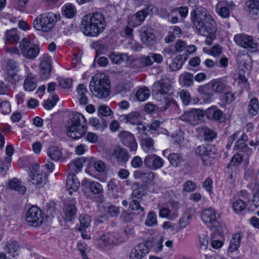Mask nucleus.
<instances>
[{
  "instance_id": "25",
  "label": "nucleus",
  "mask_w": 259,
  "mask_h": 259,
  "mask_svg": "<svg viewBox=\"0 0 259 259\" xmlns=\"http://www.w3.org/2000/svg\"><path fill=\"white\" fill-rule=\"evenodd\" d=\"M80 186V182L74 174L69 173L66 183L67 190L70 195L76 192Z\"/></svg>"
},
{
  "instance_id": "47",
  "label": "nucleus",
  "mask_w": 259,
  "mask_h": 259,
  "mask_svg": "<svg viewBox=\"0 0 259 259\" xmlns=\"http://www.w3.org/2000/svg\"><path fill=\"white\" fill-rule=\"evenodd\" d=\"M133 60L138 66L139 67L150 66L153 64L150 53L147 56L141 57L139 59H133Z\"/></svg>"
},
{
  "instance_id": "61",
  "label": "nucleus",
  "mask_w": 259,
  "mask_h": 259,
  "mask_svg": "<svg viewBox=\"0 0 259 259\" xmlns=\"http://www.w3.org/2000/svg\"><path fill=\"white\" fill-rule=\"evenodd\" d=\"M89 123L92 126L96 127L97 130H103L106 127V124H101L99 120L97 118H92L89 120Z\"/></svg>"
},
{
  "instance_id": "45",
  "label": "nucleus",
  "mask_w": 259,
  "mask_h": 259,
  "mask_svg": "<svg viewBox=\"0 0 259 259\" xmlns=\"http://www.w3.org/2000/svg\"><path fill=\"white\" fill-rule=\"evenodd\" d=\"M248 113L251 116H256L258 113L259 103L256 98H253L250 100L247 107Z\"/></svg>"
},
{
  "instance_id": "52",
  "label": "nucleus",
  "mask_w": 259,
  "mask_h": 259,
  "mask_svg": "<svg viewBox=\"0 0 259 259\" xmlns=\"http://www.w3.org/2000/svg\"><path fill=\"white\" fill-rule=\"evenodd\" d=\"M63 14L66 17L71 18L74 17L76 13L74 6L71 4H67L62 7Z\"/></svg>"
},
{
  "instance_id": "2",
  "label": "nucleus",
  "mask_w": 259,
  "mask_h": 259,
  "mask_svg": "<svg viewBox=\"0 0 259 259\" xmlns=\"http://www.w3.org/2000/svg\"><path fill=\"white\" fill-rule=\"evenodd\" d=\"M81 25L85 35L95 37L104 31L106 27V22L102 13L95 12L85 15L82 18Z\"/></svg>"
},
{
  "instance_id": "35",
  "label": "nucleus",
  "mask_w": 259,
  "mask_h": 259,
  "mask_svg": "<svg viewBox=\"0 0 259 259\" xmlns=\"http://www.w3.org/2000/svg\"><path fill=\"white\" fill-rule=\"evenodd\" d=\"M109 58L111 61L115 64H120L124 61H128L133 60L131 56H128L126 53H116L115 52L112 53L109 55Z\"/></svg>"
},
{
  "instance_id": "29",
  "label": "nucleus",
  "mask_w": 259,
  "mask_h": 259,
  "mask_svg": "<svg viewBox=\"0 0 259 259\" xmlns=\"http://www.w3.org/2000/svg\"><path fill=\"white\" fill-rule=\"evenodd\" d=\"M246 5L248 14L251 17L259 18V0H248Z\"/></svg>"
},
{
  "instance_id": "41",
  "label": "nucleus",
  "mask_w": 259,
  "mask_h": 259,
  "mask_svg": "<svg viewBox=\"0 0 259 259\" xmlns=\"http://www.w3.org/2000/svg\"><path fill=\"white\" fill-rule=\"evenodd\" d=\"M19 245L16 241H9L5 247V251L11 256L14 257L18 254Z\"/></svg>"
},
{
  "instance_id": "58",
  "label": "nucleus",
  "mask_w": 259,
  "mask_h": 259,
  "mask_svg": "<svg viewBox=\"0 0 259 259\" xmlns=\"http://www.w3.org/2000/svg\"><path fill=\"white\" fill-rule=\"evenodd\" d=\"M157 217L154 211L151 210L147 216L146 224L147 226H152L157 224Z\"/></svg>"
},
{
  "instance_id": "12",
  "label": "nucleus",
  "mask_w": 259,
  "mask_h": 259,
  "mask_svg": "<svg viewBox=\"0 0 259 259\" xmlns=\"http://www.w3.org/2000/svg\"><path fill=\"white\" fill-rule=\"evenodd\" d=\"M26 220L30 226H39L42 224L44 221L42 212L37 206H32L26 213Z\"/></svg>"
},
{
  "instance_id": "38",
  "label": "nucleus",
  "mask_w": 259,
  "mask_h": 259,
  "mask_svg": "<svg viewBox=\"0 0 259 259\" xmlns=\"http://www.w3.org/2000/svg\"><path fill=\"white\" fill-rule=\"evenodd\" d=\"M20 39V35L16 28L11 29L6 32V42L7 44H16Z\"/></svg>"
},
{
  "instance_id": "53",
  "label": "nucleus",
  "mask_w": 259,
  "mask_h": 259,
  "mask_svg": "<svg viewBox=\"0 0 259 259\" xmlns=\"http://www.w3.org/2000/svg\"><path fill=\"white\" fill-rule=\"evenodd\" d=\"M247 204L245 202L240 199L236 200L232 205L234 211L238 213L243 210L246 207Z\"/></svg>"
},
{
  "instance_id": "31",
  "label": "nucleus",
  "mask_w": 259,
  "mask_h": 259,
  "mask_svg": "<svg viewBox=\"0 0 259 259\" xmlns=\"http://www.w3.org/2000/svg\"><path fill=\"white\" fill-rule=\"evenodd\" d=\"M196 210L194 208H188L182 217L180 219L179 225L182 228L186 227L190 223L192 217L195 214Z\"/></svg>"
},
{
  "instance_id": "17",
  "label": "nucleus",
  "mask_w": 259,
  "mask_h": 259,
  "mask_svg": "<svg viewBox=\"0 0 259 259\" xmlns=\"http://www.w3.org/2000/svg\"><path fill=\"white\" fill-rule=\"evenodd\" d=\"M117 242V238L114 233L103 234L97 239V246L103 250L111 248Z\"/></svg>"
},
{
  "instance_id": "63",
  "label": "nucleus",
  "mask_w": 259,
  "mask_h": 259,
  "mask_svg": "<svg viewBox=\"0 0 259 259\" xmlns=\"http://www.w3.org/2000/svg\"><path fill=\"white\" fill-rule=\"evenodd\" d=\"M198 92L203 95L210 98L213 96V94L210 92L209 87L208 85H201L197 89Z\"/></svg>"
},
{
  "instance_id": "62",
  "label": "nucleus",
  "mask_w": 259,
  "mask_h": 259,
  "mask_svg": "<svg viewBox=\"0 0 259 259\" xmlns=\"http://www.w3.org/2000/svg\"><path fill=\"white\" fill-rule=\"evenodd\" d=\"M106 214L110 217H116L119 213V208L114 205L108 207Z\"/></svg>"
},
{
  "instance_id": "6",
  "label": "nucleus",
  "mask_w": 259,
  "mask_h": 259,
  "mask_svg": "<svg viewBox=\"0 0 259 259\" xmlns=\"http://www.w3.org/2000/svg\"><path fill=\"white\" fill-rule=\"evenodd\" d=\"M195 153L204 165L210 166L215 163L217 153L213 146H199L196 149Z\"/></svg>"
},
{
  "instance_id": "13",
  "label": "nucleus",
  "mask_w": 259,
  "mask_h": 259,
  "mask_svg": "<svg viewBox=\"0 0 259 259\" xmlns=\"http://www.w3.org/2000/svg\"><path fill=\"white\" fill-rule=\"evenodd\" d=\"M155 98H158L161 95L172 94L173 88L167 78H162L155 82L153 85Z\"/></svg>"
},
{
  "instance_id": "54",
  "label": "nucleus",
  "mask_w": 259,
  "mask_h": 259,
  "mask_svg": "<svg viewBox=\"0 0 259 259\" xmlns=\"http://www.w3.org/2000/svg\"><path fill=\"white\" fill-rule=\"evenodd\" d=\"M163 98L165 104L159 107L161 111H164L170 107L174 109L178 108V105L175 100L166 99L164 97Z\"/></svg>"
},
{
  "instance_id": "44",
  "label": "nucleus",
  "mask_w": 259,
  "mask_h": 259,
  "mask_svg": "<svg viewBox=\"0 0 259 259\" xmlns=\"http://www.w3.org/2000/svg\"><path fill=\"white\" fill-rule=\"evenodd\" d=\"M212 91L215 93H222L227 90L226 83L220 79H214L211 82Z\"/></svg>"
},
{
  "instance_id": "36",
  "label": "nucleus",
  "mask_w": 259,
  "mask_h": 259,
  "mask_svg": "<svg viewBox=\"0 0 259 259\" xmlns=\"http://www.w3.org/2000/svg\"><path fill=\"white\" fill-rule=\"evenodd\" d=\"M216 12L223 18H228L230 15V8L227 7L224 1H221L215 6Z\"/></svg>"
},
{
  "instance_id": "15",
  "label": "nucleus",
  "mask_w": 259,
  "mask_h": 259,
  "mask_svg": "<svg viewBox=\"0 0 259 259\" xmlns=\"http://www.w3.org/2000/svg\"><path fill=\"white\" fill-rule=\"evenodd\" d=\"M121 143L128 147L131 152H136L138 148V144L134 135L130 132L123 131L118 135Z\"/></svg>"
},
{
  "instance_id": "59",
  "label": "nucleus",
  "mask_w": 259,
  "mask_h": 259,
  "mask_svg": "<svg viewBox=\"0 0 259 259\" xmlns=\"http://www.w3.org/2000/svg\"><path fill=\"white\" fill-rule=\"evenodd\" d=\"M242 156L240 154L237 153L235 154L228 163L227 168H230L232 166H236L240 164L242 161Z\"/></svg>"
},
{
  "instance_id": "16",
  "label": "nucleus",
  "mask_w": 259,
  "mask_h": 259,
  "mask_svg": "<svg viewBox=\"0 0 259 259\" xmlns=\"http://www.w3.org/2000/svg\"><path fill=\"white\" fill-rule=\"evenodd\" d=\"M153 243L150 241L139 243L130 254L131 259H142L152 249Z\"/></svg>"
},
{
  "instance_id": "46",
  "label": "nucleus",
  "mask_w": 259,
  "mask_h": 259,
  "mask_svg": "<svg viewBox=\"0 0 259 259\" xmlns=\"http://www.w3.org/2000/svg\"><path fill=\"white\" fill-rule=\"evenodd\" d=\"M79 225H77L79 231H85L90 226L91 220L89 215L82 214L79 216Z\"/></svg>"
},
{
  "instance_id": "50",
  "label": "nucleus",
  "mask_w": 259,
  "mask_h": 259,
  "mask_svg": "<svg viewBox=\"0 0 259 259\" xmlns=\"http://www.w3.org/2000/svg\"><path fill=\"white\" fill-rule=\"evenodd\" d=\"M201 129L205 141H212L216 138L217 133L213 130L206 126H202Z\"/></svg>"
},
{
  "instance_id": "26",
  "label": "nucleus",
  "mask_w": 259,
  "mask_h": 259,
  "mask_svg": "<svg viewBox=\"0 0 259 259\" xmlns=\"http://www.w3.org/2000/svg\"><path fill=\"white\" fill-rule=\"evenodd\" d=\"M142 148L146 153H153L155 151L153 139L148 137L146 133L141 134Z\"/></svg>"
},
{
  "instance_id": "42",
  "label": "nucleus",
  "mask_w": 259,
  "mask_h": 259,
  "mask_svg": "<svg viewBox=\"0 0 259 259\" xmlns=\"http://www.w3.org/2000/svg\"><path fill=\"white\" fill-rule=\"evenodd\" d=\"M179 82L183 86L190 87L193 84L194 77L192 74L185 72L179 77Z\"/></svg>"
},
{
  "instance_id": "27",
  "label": "nucleus",
  "mask_w": 259,
  "mask_h": 259,
  "mask_svg": "<svg viewBox=\"0 0 259 259\" xmlns=\"http://www.w3.org/2000/svg\"><path fill=\"white\" fill-rule=\"evenodd\" d=\"M185 60L183 55H179L172 59H167L166 63L171 71H176L182 68Z\"/></svg>"
},
{
  "instance_id": "22",
  "label": "nucleus",
  "mask_w": 259,
  "mask_h": 259,
  "mask_svg": "<svg viewBox=\"0 0 259 259\" xmlns=\"http://www.w3.org/2000/svg\"><path fill=\"white\" fill-rule=\"evenodd\" d=\"M76 202L74 200H69L65 203L63 207V217L67 221H71L74 218L76 212L77 208Z\"/></svg>"
},
{
  "instance_id": "4",
  "label": "nucleus",
  "mask_w": 259,
  "mask_h": 259,
  "mask_svg": "<svg viewBox=\"0 0 259 259\" xmlns=\"http://www.w3.org/2000/svg\"><path fill=\"white\" fill-rule=\"evenodd\" d=\"M87 121L84 116L77 112L72 114L71 121L67 127L68 137L78 139L82 137L87 132Z\"/></svg>"
},
{
  "instance_id": "11",
  "label": "nucleus",
  "mask_w": 259,
  "mask_h": 259,
  "mask_svg": "<svg viewBox=\"0 0 259 259\" xmlns=\"http://www.w3.org/2000/svg\"><path fill=\"white\" fill-rule=\"evenodd\" d=\"M6 72L8 81L13 85H15L19 82L22 77L18 74L20 67L18 63L15 60L9 59L6 63Z\"/></svg>"
},
{
  "instance_id": "32",
  "label": "nucleus",
  "mask_w": 259,
  "mask_h": 259,
  "mask_svg": "<svg viewBox=\"0 0 259 259\" xmlns=\"http://www.w3.org/2000/svg\"><path fill=\"white\" fill-rule=\"evenodd\" d=\"M207 117L210 119L221 121L223 119V112L215 106L208 108L205 111Z\"/></svg>"
},
{
  "instance_id": "57",
  "label": "nucleus",
  "mask_w": 259,
  "mask_h": 259,
  "mask_svg": "<svg viewBox=\"0 0 259 259\" xmlns=\"http://www.w3.org/2000/svg\"><path fill=\"white\" fill-rule=\"evenodd\" d=\"M58 100L59 97L57 95H53L52 96V100L48 99L46 101H45L44 104V108L47 110L51 109L56 105L57 102L58 101Z\"/></svg>"
},
{
  "instance_id": "3",
  "label": "nucleus",
  "mask_w": 259,
  "mask_h": 259,
  "mask_svg": "<svg viewBox=\"0 0 259 259\" xmlns=\"http://www.w3.org/2000/svg\"><path fill=\"white\" fill-rule=\"evenodd\" d=\"M90 89L93 94L99 99L107 97L110 94V81L103 73L95 74L90 83Z\"/></svg>"
},
{
  "instance_id": "18",
  "label": "nucleus",
  "mask_w": 259,
  "mask_h": 259,
  "mask_svg": "<svg viewBox=\"0 0 259 259\" xmlns=\"http://www.w3.org/2000/svg\"><path fill=\"white\" fill-rule=\"evenodd\" d=\"M109 156L111 159L121 164L125 163L130 158L127 150L120 146L113 148L109 152Z\"/></svg>"
},
{
  "instance_id": "37",
  "label": "nucleus",
  "mask_w": 259,
  "mask_h": 259,
  "mask_svg": "<svg viewBox=\"0 0 259 259\" xmlns=\"http://www.w3.org/2000/svg\"><path fill=\"white\" fill-rule=\"evenodd\" d=\"M48 157L52 160L59 161L62 158V152L57 146H51L47 150Z\"/></svg>"
},
{
  "instance_id": "60",
  "label": "nucleus",
  "mask_w": 259,
  "mask_h": 259,
  "mask_svg": "<svg viewBox=\"0 0 259 259\" xmlns=\"http://www.w3.org/2000/svg\"><path fill=\"white\" fill-rule=\"evenodd\" d=\"M133 87V85L130 81H125L122 82L118 87V90L120 92L126 93L130 91Z\"/></svg>"
},
{
  "instance_id": "14",
  "label": "nucleus",
  "mask_w": 259,
  "mask_h": 259,
  "mask_svg": "<svg viewBox=\"0 0 259 259\" xmlns=\"http://www.w3.org/2000/svg\"><path fill=\"white\" fill-rule=\"evenodd\" d=\"M204 115L202 110L197 109H192L186 111L179 117L184 121L192 125H197L202 119Z\"/></svg>"
},
{
  "instance_id": "5",
  "label": "nucleus",
  "mask_w": 259,
  "mask_h": 259,
  "mask_svg": "<svg viewBox=\"0 0 259 259\" xmlns=\"http://www.w3.org/2000/svg\"><path fill=\"white\" fill-rule=\"evenodd\" d=\"M60 15L49 12L38 15L33 20V25L37 30L48 32L55 25L59 20Z\"/></svg>"
},
{
  "instance_id": "7",
  "label": "nucleus",
  "mask_w": 259,
  "mask_h": 259,
  "mask_svg": "<svg viewBox=\"0 0 259 259\" xmlns=\"http://www.w3.org/2000/svg\"><path fill=\"white\" fill-rule=\"evenodd\" d=\"M19 48L22 56L27 60H34L39 55L40 47L32 42L28 38H24L19 42Z\"/></svg>"
},
{
  "instance_id": "10",
  "label": "nucleus",
  "mask_w": 259,
  "mask_h": 259,
  "mask_svg": "<svg viewBox=\"0 0 259 259\" xmlns=\"http://www.w3.org/2000/svg\"><path fill=\"white\" fill-rule=\"evenodd\" d=\"M201 217L204 223L211 230H217L220 227V214L213 209L209 208L203 210Z\"/></svg>"
},
{
  "instance_id": "9",
  "label": "nucleus",
  "mask_w": 259,
  "mask_h": 259,
  "mask_svg": "<svg viewBox=\"0 0 259 259\" xmlns=\"http://www.w3.org/2000/svg\"><path fill=\"white\" fill-rule=\"evenodd\" d=\"M134 187L132 193L133 200L130 203V207L133 210L137 211V213L142 217L145 214V209L141 206L140 202L143 196V188L137 183L134 184Z\"/></svg>"
},
{
  "instance_id": "1",
  "label": "nucleus",
  "mask_w": 259,
  "mask_h": 259,
  "mask_svg": "<svg viewBox=\"0 0 259 259\" xmlns=\"http://www.w3.org/2000/svg\"><path fill=\"white\" fill-rule=\"evenodd\" d=\"M191 20L197 32L206 36L205 44L210 46L216 38L217 23L206 9L196 7L191 13Z\"/></svg>"
},
{
  "instance_id": "40",
  "label": "nucleus",
  "mask_w": 259,
  "mask_h": 259,
  "mask_svg": "<svg viewBox=\"0 0 259 259\" xmlns=\"http://www.w3.org/2000/svg\"><path fill=\"white\" fill-rule=\"evenodd\" d=\"M243 236L241 232H237L233 234L229 244V250L231 252L236 251L240 246L241 239Z\"/></svg>"
},
{
  "instance_id": "55",
  "label": "nucleus",
  "mask_w": 259,
  "mask_h": 259,
  "mask_svg": "<svg viewBox=\"0 0 259 259\" xmlns=\"http://www.w3.org/2000/svg\"><path fill=\"white\" fill-rule=\"evenodd\" d=\"M235 96L234 94L228 92L225 93L221 96V100L225 105L229 104L235 100Z\"/></svg>"
},
{
  "instance_id": "28",
  "label": "nucleus",
  "mask_w": 259,
  "mask_h": 259,
  "mask_svg": "<svg viewBox=\"0 0 259 259\" xmlns=\"http://www.w3.org/2000/svg\"><path fill=\"white\" fill-rule=\"evenodd\" d=\"M82 186L89 188L90 191L94 194L98 195L103 191L102 186L98 182L90 181L84 179L81 182Z\"/></svg>"
},
{
  "instance_id": "39",
  "label": "nucleus",
  "mask_w": 259,
  "mask_h": 259,
  "mask_svg": "<svg viewBox=\"0 0 259 259\" xmlns=\"http://www.w3.org/2000/svg\"><path fill=\"white\" fill-rule=\"evenodd\" d=\"M8 188L10 189L17 191L21 194L26 192V187L22 185L21 182L16 178H13L9 182Z\"/></svg>"
},
{
  "instance_id": "8",
  "label": "nucleus",
  "mask_w": 259,
  "mask_h": 259,
  "mask_svg": "<svg viewBox=\"0 0 259 259\" xmlns=\"http://www.w3.org/2000/svg\"><path fill=\"white\" fill-rule=\"evenodd\" d=\"M234 40L239 46L254 52L259 50V39H255L252 36L245 34L235 35Z\"/></svg>"
},
{
  "instance_id": "43",
  "label": "nucleus",
  "mask_w": 259,
  "mask_h": 259,
  "mask_svg": "<svg viewBox=\"0 0 259 259\" xmlns=\"http://www.w3.org/2000/svg\"><path fill=\"white\" fill-rule=\"evenodd\" d=\"M83 160L80 158L73 160L68 165L69 173L78 172L81 171L83 166Z\"/></svg>"
},
{
  "instance_id": "48",
  "label": "nucleus",
  "mask_w": 259,
  "mask_h": 259,
  "mask_svg": "<svg viewBox=\"0 0 259 259\" xmlns=\"http://www.w3.org/2000/svg\"><path fill=\"white\" fill-rule=\"evenodd\" d=\"M150 95L149 89L145 87H141L138 89L136 97L138 101L143 102L146 100Z\"/></svg>"
},
{
  "instance_id": "23",
  "label": "nucleus",
  "mask_w": 259,
  "mask_h": 259,
  "mask_svg": "<svg viewBox=\"0 0 259 259\" xmlns=\"http://www.w3.org/2000/svg\"><path fill=\"white\" fill-rule=\"evenodd\" d=\"M140 36L143 43L148 46H153L155 43V37L152 29L144 26L141 29Z\"/></svg>"
},
{
  "instance_id": "33",
  "label": "nucleus",
  "mask_w": 259,
  "mask_h": 259,
  "mask_svg": "<svg viewBox=\"0 0 259 259\" xmlns=\"http://www.w3.org/2000/svg\"><path fill=\"white\" fill-rule=\"evenodd\" d=\"M247 140V136L245 134H242L240 139L236 141L234 148L240 152H246L248 154H250L251 153V149L245 144Z\"/></svg>"
},
{
  "instance_id": "64",
  "label": "nucleus",
  "mask_w": 259,
  "mask_h": 259,
  "mask_svg": "<svg viewBox=\"0 0 259 259\" xmlns=\"http://www.w3.org/2000/svg\"><path fill=\"white\" fill-rule=\"evenodd\" d=\"M180 97L185 105H188L191 101V97L190 93L186 90H183L180 93Z\"/></svg>"
},
{
  "instance_id": "49",
  "label": "nucleus",
  "mask_w": 259,
  "mask_h": 259,
  "mask_svg": "<svg viewBox=\"0 0 259 259\" xmlns=\"http://www.w3.org/2000/svg\"><path fill=\"white\" fill-rule=\"evenodd\" d=\"M168 159L169 162L174 166H179L184 161L182 154L177 153H171L168 156Z\"/></svg>"
},
{
  "instance_id": "56",
  "label": "nucleus",
  "mask_w": 259,
  "mask_h": 259,
  "mask_svg": "<svg viewBox=\"0 0 259 259\" xmlns=\"http://www.w3.org/2000/svg\"><path fill=\"white\" fill-rule=\"evenodd\" d=\"M11 111L10 103L7 101H3L0 99V112L3 114H9Z\"/></svg>"
},
{
  "instance_id": "19",
  "label": "nucleus",
  "mask_w": 259,
  "mask_h": 259,
  "mask_svg": "<svg viewBox=\"0 0 259 259\" xmlns=\"http://www.w3.org/2000/svg\"><path fill=\"white\" fill-rule=\"evenodd\" d=\"M51 57L47 54H45L40 58V76L42 80L49 78L51 72Z\"/></svg>"
},
{
  "instance_id": "30",
  "label": "nucleus",
  "mask_w": 259,
  "mask_h": 259,
  "mask_svg": "<svg viewBox=\"0 0 259 259\" xmlns=\"http://www.w3.org/2000/svg\"><path fill=\"white\" fill-rule=\"evenodd\" d=\"M37 80L36 75L32 73H28L23 83L24 90L28 92L34 90L37 85Z\"/></svg>"
},
{
  "instance_id": "24",
  "label": "nucleus",
  "mask_w": 259,
  "mask_h": 259,
  "mask_svg": "<svg viewBox=\"0 0 259 259\" xmlns=\"http://www.w3.org/2000/svg\"><path fill=\"white\" fill-rule=\"evenodd\" d=\"M142 116L138 111H133L128 114H123L119 116V119L125 123L132 124H139L142 121Z\"/></svg>"
},
{
  "instance_id": "34",
  "label": "nucleus",
  "mask_w": 259,
  "mask_h": 259,
  "mask_svg": "<svg viewBox=\"0 0 259 259\" xmlns=\"http://www.w3.org/2000/svg\"><path fill=\"white\" fill-rule=\"evenodd\" d=\"M147 15L146 12L144 10L138 11L135 15L130 18L129 24L132 26L140 25L144 21Z\"/></svg>"
},
{
  "instance_id": "21",
  "label": "nucleus",
  "mask_w": 259,
  "mask_h": 259,
  "mask_svg": "<svg viewBox=\"0 0 259 259\" xmlns=\"http://www.w3.org/2000/svg\"><path fill=\"white\" fill-rule=\"evenodd\" d=\"M29 181L38 188L42 187L46 184L48 177L45 173L39 171H31L29 174Z\"/></svg>"
},
{
  "instance_id": "51",
  "label": "nucleus",
  "mask_w": 259,
  "mask_h": 259,
  "mask_svg": "<svg viewBox=\"0 0 259 259\" xmlns=\"http://www.w3.org/2000/svg\"><path fill=\"white\" fill-rule=\"evenodd\" d=\"M250 57L248 53H239L237 57V61L240 66L247 68L250 67Z\"/></svg>"
},
{
  "instance_id": "20",
  "label": "nucleus",
  "mask_w": 259,
  "mask_h": 259,
  "mask_svg": "<svg viewBox=\"0 0 259 259\" xmlns=\"http://www.w3.org/2000/svg\"><path fill=\"white\" fill-rule=\"evenodd\" d=\"M145 166L152 170L161 168L164 164V160L159 156L151 154L147 155L144 159Z\"/></svg>"
}]
</instances>
